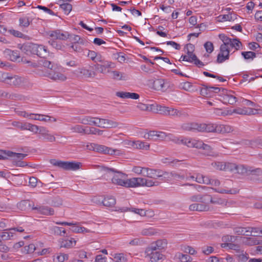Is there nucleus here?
<instances>
[{"label":"nucleus","mask_w":262,"mask_h":262,"mask_svg":"<svg viewBox=\"0 0 262 262\" xmlns=\"http://www.w3.org/2000/svg\"><path fill=\"white\" fill-rule=\"evenodd\" d=\"M71 129L74 133L86 134V126L84 127L81 125H76L72 127Z\"/></svg>","instance_id":"nucleus-40"},{"label":"nucleus","mask_w":262,"mask_h":262,"mask_svg":"<svg viewBox=\"0 0 262 262\" xmlns=\"http://www.w3.org/2000/svg\"><path fill=\"white\" fill-rule=\"evenodd\" d=\"M232 40L230 47L234 48L236 50H239L242 46V42L236 38H233Z\"/></svg>","instance_id":"nucleus-60"},{"label":"nucleus","mask_w":262,"mask_h":262,"mask_svg":"<svg viewBox=\"0 0 262 262\" xmlns=\"http://www.w3.org/2000/svg\"><path fill=\"white\" fill-rule=\"evenodd\" d=\"M167 241L166 239H159L155 243H151L147 248L149 250H162L165 249L167 246Z\"/></svg>","instance_id":"nucleus-15"},{"label":"nucleus","mask_w":262,"mask_h":262,"mask_svg":"<svg viewBox=\"0 0 262 262\" xmlns=\"http://www.w3.org/2000/svg\"><path fill=\"white\" fill-rule=\"evenodd\" d=\"M253 148L262 147V137L253 140Z\"/></svg>","instance_id":"nucleus-64"},{"label":"nucleus","mask_w":262,"mask_h":262,"mask_svg":"<svg viewBox=\"0 0 262 262\" xmlns=\"http://www.w3.org/2000/svg\"><path fill=\"white\" fill-rule=\"evenodd\" d=\"M154 88L157 91L163 90L165 89V81L163 79H158L153 82Z\"/></svg>","instance_id":"nucleus-33"},{"label":"nucleus","mask_w":262,"mask_h":262,"mask_svg":"<svg viewBox=\"0 0 262 262\" xmlns=\"http://www.w3.org/2000/svg\"><path fill=\"white\" fill-rule=\"evenodd\" d=\"M112 78L116 80H126L128 79V75L118 71H113L111 72Z\"/></svg>","instance_id":"nucleus-23"},{"label":"nucleus","mask_w":262,"mask_h":262,"mask_svg":"<svg viewBox=\"0 0 262 262\" xmlns=\"http://www.w3.org/2000/svg\"><path fill=\"white\" fill-rule=\"evenodd\" d=\"M44 76L55 81H63L67 79V77L63 74L59 72H54L52 71L46 74H45Z\"/></svg>","instance_id":"nucleus-17"},{"label":"nucleus","mask_w":262,"mask_h":262,"mask_svg":"<svg viewBox=\"0 0 262 262\" xmlns=\"http://www.w3.org/2000/svg\"><path fill=\"white\" fill-rule=\"evenodd\" d=\"M100 170L104 172V176L105 174L110 173L111 172H115L118 173L113 176L112 179V183L120 186H122L126 188L130 187L129 181L130 179L124 180L123 178L125 177V174L122 172L117 171L114 168H108L103 166H98Z\"/></svg>","instance_id":"nucleus-1"},{"label":"nucleus","mask_w":262,"mask_h":262,"mask_svg":"<svg viewBox=\"0 0 262 262\" xmlns=\"http://www.w3.org/2000/svg\"><path fill=\"white\" fill-rule=\"evenodd\" d=\"M30 116L31 119L35 120H39L45 122H48L51 120V118L50 116L41 114H30Z\"/></svg>","instance_id":"nucleus-28"},{"label":"nucleus","mask_w":262,"mask_h":262,"mask_svg":"<svg viewBox=\"0 0 262 262\" xmlns=\"http://www.w3.org/2000/svg\"><path fill=\"white\" fill-rule=\"evenodd\" d=\"M79 72L85 78L93 77L96 75L95 72L87 69L85 68H79Z\"/></svg>","instance_id":"nucleus-32"},{"label":"nucleus","mask_w":262,"mask_h":262,"mask_svg":"<svg viewBox=\"0 0 262 262\" xmlns=\"http://www.w3.org/2000/svg\"><path fill=\"white\" fill-rule=\"evenodd\" d=\"M0 81L11 86H19L25 82V78L17 75H10L8 73H1Z\"/></svg>","instance_id":"nucleus-2"},{"label":"nucleus","mask_w":262,"mask_h":262,"mask_svg":"<svg viewBox=\"0 0 262 262\" xmlns=\"http://www.w3.org/2000/svg\"><path fill=\"white\" fill-rule=\"evenodd\" d=\"M40 60H38V66L47 68L50 70H52L53 68V63L46 59L45 57H41Z\"/></svg>","instance_id":"nucleus-35"},{"label":"nucleus","mask_w":262,"mask_h":262,"mask_svg":"<svg viewBox=\"0 0 262 262\" xmlns=\"http://www.w3.org/2000/svg\"><path fill=\"white\" fill-rule=\"evenodd\" d=\"M157 131L152 130L146 133L144 135V138L150 140H156Z\"/></svg>","instance_id":"nucleus-48"},{"label":"nucleus","mask_w":262,"mask_h":262,"mask_svg":"<svg viewBox=\"0 0 262 262\" xmlns=\"http://www.w3.org/2000/svg\"><path fill=\"white\" fill-rule=\"evenodd\" d=\"M36 53L35 55L39 56L40 57H45L48 54V52L47 48L43 45H39L37 44Z\"/></svg>","instance_id":"nucleus-31"},{"label":"nucleus","mask_w":262,"mask_h":262,"mask_svg":"<svg viewBox=\"0 0 262 262\" xmlns=\"http://www.w3.org/2000/svg\"><path fill=\"white\" fill-rule=\"evenodd\" d=\"M187 54L188 58H190V62H193L199 68H201L204 66V64L203 62L200 61L196 57V56L193 54V52H191L189 53L188 51H187Z\"/></svg>","instance_id":"nucleus-29"},{"label":"nucleus","mask_w":262,"mask_h":262,"mask_svg":"<svg viewBox=\"0 0 262 262\" xmlns=\"http://www.w3.org/2000/svg\"><path fill=\"white\" fill-rule=\"evenodd\" d=\"M30 206V202L27 200H23L17 204L18 208L21 210H26L28 207Z\"/></svg>","instance_id":"nucleus-50"},{"label":"nucleus","mask_w":262,"mask_h":262,"mask_svg":"<svg viewBox=\"0 0 262 262\" xmlns=\"http://www.w3.org/2000/svg\"><path fill=\"white\" fill-rule=\"evenodd\" d=\"M146 257L149 258L151 262H162L164 256L156 250H149L147 248L145 250Z\"/></svg>","instance_id":"nucleus-4"},{"label":"nucleus","mask_w":262,"mask_h":262,"mask_svg":"<svg viewBox=\"0 0 262 262\" xmlns=\"http://www.w3.org/2000/svg\"><path fill=\"white\" fill-rule=\"evenodd\" d=\"M48 43L54 48L57 50H63L65 46L61 42L54 39H51L48 41Z\"/></svg>","instance_id":"nucleus-37"},{"label":"nucleus","mask_w":262,"mask_h":262,"mask_svg":"<svg viewBox=\"0 0 262 262\" xmlns=\"http://www.w3.org/2000/svg\"><path fill=\"white\" fill-rule=\"evenodd\" d=\"M230 50L229 47L221 45L220 52L217 55L216 62L221 63L229 58Z\"/></svg>","instance_id":"nucleus-7"},{"label":"nucleus","mask_w":262,"mask_h":262,"mask_svg":"<svg viewBox=\"0 0 262 262\" xmlns=\"http://www.w3.org/2000/svg\"><path fill=\"white\" fill-rule=\"evenodd\" d=\"M61 9H62L66 14H69L72 9V6L68 3H63L60 5Z\"/></svg>","instance_id":"nucleus-44"},{"label":"nucleus","mask_w":262,"mask_h":262,"mask_svg":"<svg viewBox=\"0 0 262 262\" xmlns=\"http://www.w3.org/2000/svg\"><path fill=\"white\" fill-rule=\"evenodd\" d=\"M199 148L203 149L204 150L203 154L207 156L216 157L218 155L217 153L212 150L209 145L206 144L203 142V145H201V147Z\"/></svg>","instance_id":"nucleus-24"},{"label":"nucleus","mask_w":262,"mask_h":262,"mask_svg":"<svg viewBox=\"0 0 262 262\" xmlns=\"http://www.w3.org/2000/svg\"><path fill=\"white\" fill-rule=\"evenodd\" d=\"M5 53L9 56L10 59L11 61H15L20 58L19 53L18 51H12L10 49H6Z\"/></svg>","instance_id":"nucleus-30"},{"label":"nucleus","mask_w":262,"mask_h":262,"mask_svg":"<svg viewBox=\"0 0 262 262\" xmlns=\"http://www.w3.org/2000/svg\"><path fill=\"white\" fill-rule=\"evenodd\" d=\"M226 91V93H224L222 96L223 102L224 103H228L233 105L237 101V98L232 94V92H227Z\"/></svg>","instance_id":"nucleus-14"},{"label":"nucleus","mask_w":262,"mask_h":262,"mask_svg":"<svg viewBox=\"0 0 262 262\" xmlns=\"http://www.w3.org/2000/svg\"><path fill=\"white\" fill-rule=\"evenodd\" d=\"M210 201L200 202L191 204L189 209L190 211H207L209 210L208 203Z\"/></svg>","instance_id":"nucleus-8"},{"label":"nucleus","mask_w":262,"mask_h":262,"mask_svg":"<svg viewBox=\"0 0 262 262\" xmlns=\"http://www.w3.org/2000/svg\"><path fill=\"white\" fill-rule=\"evenodd\" d=\"M102 203L105 206L112 207L116 204V199L114 196H107L103 199Z\"/></svg>","instance_id":"nucleus-34"},{"label":"nucleus","mask_w":262,"mask_h":262,"mask_svg":"<svg viewBox=\"0 0 262 262\" xmlns=\"http://www.w3.org/2000/svg\"><path fill=\"white\" fill-rule=\"evenodd\" d=\"M40 126L32 124L29 123H25L24 130H29L35 134L38 133Z\"/></svg>","instance_id":"nucleus-36"},{"label":"nucleus","mask_w":262,"mask_h":262,"mask_svg":"<svg viewBox=\"0 0 262 262\" xmlns=\"http://www.w3.org/2000/svg\"><path fill=\"white\" fill-rule=\"evenodd\" d=\"M37 44L27 42L23 45L19 44L18 48L25 54L30 55L36 53Z\"/></svg>","instance_id":"nucleus-6"},{"label":"nucleus","mask_w":262,"mask_h":262,"mask_svg":"<svg viewBox=\"0 0 262 262\" xmlns=\"http://www.w3.org/2000/svg\"><path fill=\"white\" fill-rule=\"evenodd\" d=\"M95 151L98 152L108 154V155H115L116 150L112 149L110 147H108L103 145H99L96 144V146L95 147Z\"/></svg>","instance_id":"nucleus-19"},{"label":"nucleus","mask_w":262,"mask_h":262,"mask_svg":"<svg viewBox=\"0 0 262 262\" xmlns=\"http://www.w3.org/2000/svg\"><path fill=\"white\" fill-rule=\"evenodd\" d=\"M252 174L256 176L262 175V169L260 168H253L252 167H249L248 174Z\"/></svg>","instance_id":"nucleus-55"},{"label":"nucleus","mask_w":262,"mask_h":262,"mask_svg":"<svg viewBox=\"0 0 262 262\" xmlns=\"http://www.w3.org/2000/svg\"><path fill=\"white\" fill-rule=\"evenodd\" d=\"M13 152L6 150L0 151V159L5 160L8 157H12L13 156Z\"/></svg>","instance_id":"nucleus-52"},{"label":"nucleus","mask_w":262,"mask_h":262,"mask_svg":"<svg viewBox=\"0 0 262 262\" xmlns=\"http://www.w3.org/2000/svg\"><path fill=\"white\" fill-rule=\"evenodd\" d=\"M181 128L186 131L197 130L199 132V123L194 122L185 123L181 125Z\"/></svg>","instance_id":"nucleus-25"},{"label":"nucleus","mask_w":262,"mask_h":262,"mask_svg":"<svg viewBox=\"0 0 262 262\" xmlns=\"http://www.w3.org/2000/svg\"><path fill=\"white\" fill-rule=\"evenodd\" d=\"M241 54L246 60H253L256 57V53L252 51L242 52Z\"/></svg>","instance_id":"nucleus-43"},{"label":"nucleus","mask_w":262,"mask_h":262,"mask_svg":"<svg viewBox=\"0 0 262 262\" xmlns=\"http://www.w3.org/2000/svg\"><path fill=\"white\" fill-rule=\"evenodd\" d=\"M202 85L203 88L200 91L201 94L204 96H210L211 89H210L209 88H210V86H207L205 84H203Z\"/></svg>","instance_id":"nucleus-54"},{"label":"nucleus","mask_w":262,"mask_h":262,"mask_svg":"<svg viewBox=\"0 0 262 262\" xmlns=\"http://www.w3.org/2000/svg\"><path fill=\"white\" fill-rule=\"evenodd\" d=\"M34 210H36L37 213L45 215H52L54 213V210L53 208L48 206H39V207H33L32 208Z\"/></svg>","instance_id":"nucleus-18"},{"label":"nucleus","mask_w":262,"mask_h":262,"mask_svg":"<svg viewBox=\"0 0 262 262\" xmlns=\"http://www.w3.org/2000/svg\"><path fill=\"white\" fill-rule=\"evenodd\" d=\"M170 116L176 117L182 119H185L187 118L189 115L187 112L183 110H178L171 108Z\"/></svg>","instance_id":"nucleus-20"},{"label":"nucleus","mask_w":262,"mask_h":262,"mask_svg":"<svg viewBox=\"0 0 262 262\" xmlns=\"http://www.w3.org/2000/svg\"><path fill=\"white\" fill-rule=\"evenodd\" d=\"M54 231L56 234L61 236H67L66 233V230L61 227H55L54 228Z\"/></svg>","instance_id":"nucleus-53"},{"label":"nucleus","mask_w":262,"mask_h":262,"mask_svg":"<svg viewBox=\"0 0 262 262\" xmlns=\"http://www.w3.org/2000/svg\"><path fill=\"white\" fill-rule=\"evenodd\" d=\"M53 165L60 167L66 170H76L80 168V163L75 162L62 161L55 159L50 160Z\"/></svg>","instance_id":"nucleus-3"},{"label":"nucleus","mask_w":262,"mask_h":262,"mask_svg":"<svg viewBox=\"0 0 262 262\" xmlns=\"http://www.w3.org/2000/svg\"><path fill=\"white\" fill-rule=\"evenodd\" d=\"M48 36L52 37L54 40L59 39L64 40L68 39L70 36V34L68 32L62 31L61 30H55L49 31L46 32Z\"/></svg>","instance_id":"nucleus-5"},{"label":"nucleus","mask_w":262,"mask_h":262,"mask_svg":"<svg viewBox=\"0 0 262 262\" xmlns=\"http://www.w3.org/2000/svg\"><path fill=\"white\" fill-rule=\"evenodd\" d=\"M38 133L43 137V139L49 142H54L56 140L55 137L49 133V131L45 127L40 126Z\"/></svg>","instance_id":"nucleus-16"},{"label":"nucleus","mask_w":262,"mask_h":262,"mask_svg":"<svg viewBox=\"0 0 262 262\" xmlns=\"http://www.w3.org/2000/svg\"><path fill=\"white\" fill-rule=\"evenodd\" d=\"M171 108L166 107L165 106L162 105H157V110L159 112L160 114L166 115V116H170V112Z\"/></svg>","instance_id":"nucleus-38"},{"label":"nucleus","mask_w":262,"mask_h":262,"mask_svg":"<svg viewBox=\"0 0 262 262\" xmlns=\"http://www.w3.org/2000/svg\"><path fill=\"white\" fill-rule=\"evenodd\" d=\"M219 37L224 43L222 45H225V46H226V47H230L231 46L232 42H233V40H232L233 39L229 38L228 37L226 36L225 34H220L219 35Z\"/></svg>","instance_id":"nucleus-41"},{"label":"nucleus","mask_w":262,"mask_h":262,"mask_svg":"<svg viewBox=\"0 0 262 262\" xmlns=\"http://www.w3.org/2000/svg\"><path fill=\"white\" fill-rule=\"evenodd\" d=\"M254 111L255 110L252 108L244 107L234 109L233 112L239 115H249L254 114Z\"/></svg>","instance_id":"nucleus-27"},{"label":"nucleus","mask_w":262,"mask_h":262,"mask_svg":"<svg viewBox=\"0 0 262 262\" xmlns=\"http://www.w3.org/2000/svg\"><path fill=\"white\" fill-rule=\"evenodd\" d=\"M36 249V247L34 244H30L28 246H26L24 248V252L26 254L33 253L35 250Z\"/></svg>","instance_id":"nucleus-62"},{"label":"nucleus","mask_w":262,"mask_h":262,"mask_svg":"<svg viewBox=\"0 0 262 262\" xmlns=\"http://www.w3.org/2000/svg\"><path fill=\"white\" fill-rule=\"evenodd\" d=\"M191 202L199 203L200 202L210 201L211 203H215L211 195L208 194L201 195L200 194H194L189 198Z\"/></svg>","instance_id":"nucleus-9"},{"label":"nucleus","mask_w":262,"mask_h":262,"mask_svg":"<svg viewBox=\"0 0 262 262\" xmlns=\"http://www.w3.org/2000/svg\"><path fill=\"white\" fill-rule=\"evenodd\" d=\"M226 169L225 170H228L235 172L237 165L235 163H225Z\"/></svg>","instance_id":"nucleus-63"},{"label":"nucleus","mask_w":262,"mask_h":262,"mask_svg":"<svg viewBox=\"0 0 262 262\" xmlns=\"http://www.w3.org/2000/svg\"><path fill=\"white\" fill-rule=\"evenodd\" d=\"M238 253L239 254H237V256L238 257L239 259L242 262H246L249 258L248 254L246 252L244 253V251L243 250L241 251H240Z\"/></svg>","instance_id":"nucleus-59"},{"label":"nucleus","mask_w":262,"mask_h":262,"mask_svg":"<svg viewBox=\"0 0 262 262\" xmlns=\"http://www.w3.org/2000/svg\"><path fill=\"white\" fill-rule=\"evenodd\" d=\"M149 178H152V179H157L158 178L160 177V170H156L154 169H150L149 168Z\"/></svg>","instance_id":"nucleus-51"},{"label":"nucleus","mask_w":262,"mask_h":262,"mask_svg":"<svg viewBox=\"0 0 262 262\" xmlns=\"http://www.w3.org/2000/svg\"><path fill=\"white\" fill-rule=\"evenodd\" d=\"M212 166L217 170H225L226 169L225 163L215 162L212 163Z\"/></svg>","instance_id":"nucleus-56"},{"label":"nucleus","mask_w":262,"mask_h":262,"mask_svg":"<svg viewBox=\"0 0 262 262\" xmlns=\"http://www.w3.org/2000/svg\"><path fill=\"white\" fill-rule=\"evenodd\" d=\"M218 131L222 133H230L232 129L230 126L220 125L218 126Z\"/></svg>","instance_id":"nucleus-58"},{"label":"nucleus","mask_w":262,"mask_h":262,"mask_svg":"<svg viewBox=\"0 0 262 262\" xmlns=\"http://www.w3.org/2000/svg\"><path fill=\"white\" fill-rule=\"evenodd\" d=\"M79 123L85 125H95L99 127V118L85 116L79 118Z\"/></svg>","instance_id":"nucleus-10"},{"label":"nucleus","mask_w":262,"mask_h":262,"mask_svg":"<svg viewBox=\"0 0 262 262\" xmlns=\"http://www.w3.org/2000/svg\"><path fill=\"white\" fill-rule=\"evenodd\" d=\"M183 145L189 148H199L201 147V145H203V142L194 139L184 138Z\"/></svg>","instance_id":"nucleus-13"},{"label":"nucleus","mask_w":262,"mask_h":262,"mask_svg":"<svg viewBox=\"0 0 262 262\" xmlns=\"http://www.w3.org/2000/svg\"><path fill=\"white\" fill-rule=\"evenodd\" d=\"M103 131L94 127H89L86 126V134H93L101 135L102 134Z\"/></svg>","instance_id":"nucleus-42"},{"label":"nucleus","mask_w":262,"mask_h":262,"mask_svg":"<svg viewBox=\"0 0 262 262\" xmlns=\"http://www.w3.org/2000/svg\"><path fill=\"white\" fill-rule=\"evenodd\" d=\"M134 146L138 149L148 150L149 148V144L147 142L137 141L134 142Z\"/></svg>","instance_id":"nucleus-39"},{"label":"nucleus","mask_w":262,"mask_h":262,"mask_svg":"<svg viewBox=\"0 0 262 262\" xmlns=\"http://www.w3.org/2000/svg\"><path fill=\"white\" fill-rule=\"evenodd\" d=\"M72 227L70 228V230H71L73 232L76 233H81L84 231L88 232V230L83 227H80L76 224H73L71 225Z\"/></svg>","instance_id":"nucleus-45"},{"label":"nucleus","mask_w":262,"mask_h":262,"mask_svg":"<svg viewBox=\"0 0 262 262\" xmlns=\"http://www.w3.org/2000/svg\"><path fill=\"white\" fill-rule=\"evenodd\" d=\"M19 21L20 26L28 27L30 25L31 20L29 17L25 16L20 18Z\"/></svg>","instance_id":"nucleus-46"},{"label":"nucleus","mask_w":262,"mask_h":262,"mask_svg":"<svg viewBox=\"0 0 262 262\" xmlns=\"http://www.w3.org/2000/svg\"><path fill=\"white\" fill-rule=\"evenodd\" d=\"M146 179L142 178H133L130 179V187H138L144 186Z\"/></svg>","instance_id":"nucleus-21"},{"label":"nucleus","mask_w":262,"mask_h":262,"mask_svg":"<svg viewBox=\"0 0 262 262\" xmlns=\"http://www.w3.org/2000/svg\"><path fill=\"white\" fill-rule=\"evenodd\" d=\"M218 126L213 124H199V132H219Z\"/></svg>","instance_id":"nucleus-12"},{"label":"nucleus","mask_w":262,"mask_h":262,"mask_svg":"<svg viewBox=\"0 0 262 262\" xmlns=\"http://www.w3.org/2000/svg\"><path fill=\"white\" fill-rule=\"evenodd\" d=\"M99 127L104 128H116L119 125V123L114 120L99 118Z\"/></svg>","instance_id":"nucleus-11"},{"label":"nucleus","mask_w":262,"mask_h":262,"mask_svg":"<svg viewBox=\"0 0 262 262\" xmlns=\"http://www.w3.org/2000/svg\"><path fill=\"white\" fill-rule=\"evenodd\" d=\"M115 262H127V258L122 253L116 254L114 257Z\"/></svg>","instance_id":"nucleus-57"},{"label":"nucleus","mask_w":262,"mask_h":262,"mask_svg":"<svg viewBox=\"0 0 262 262\" xmlns=\"http://www.w3.org/2000/svg\"><path fill=\"white\" fill-rule=\"evenodd\" d=\"M62 204V199L59 196H56L54 198L51 202L52 205L54 207H59Z\"/></svg>","instance_id":"nucleus-61"},{"label":"nucleus","mask_w":262,"mask_h":262,"mask_svg":"<svg viewBox=\"0 0 262 262\" xmlns=\"http://www.w3.org/2000/svg\"><path fill=\"white\" fill-rule=\"evenodd\" d=\"M234 233L237 235L250 236L249 227H236L233 228Z\"/></svg>","instance_id":"nucleus-26"},{"label":"nucleus","mask_w":262,"mask_h":262,"mask_svg":"<svg viewBox=\"0 0 262 262\" xmlns=\"http://www.w3.org/2000/svg\"><path fill=\"white\" fill-rule=\"evenodd\" d=\"M249 167H246L243 165H237L236 168L235 173L240 174H248Z\"/></svg>","instance_id":"nucleus-49"},{"label":"nucleus","mask_w":262,"mask_h":262,"mask_svg":"<svg viewBox=\"0 0 262 262\" xmlns=\"http://www.w3.org/2000/svg\"><path fill=\"white\" fill-rule=\"evenodd\" d=\"M223 248L228 247L230 249H232L236 251L238 253L240 251V247L238 245H235L232 243H224L222 244Z\"/></svg>","instance_id":"nucleus-47"},{"label":"nucleus","mask_w":262,"mask_h":262,"mask_svg":"<svg viewBox=\"0 0 262 262\" xmlns=\"http://www.w3.org/2000/svg\"><path fill=\"white\" fill-rule=\"evenodd\" d=\"M118 210H120L121 212H126V211H131L134 212L136 214H139L140 216H144L146 215V211L144 209H138L134 207H123L122 208H120Z\"/></svg>","instance_id":"nucleus-22"}]
</instances>
